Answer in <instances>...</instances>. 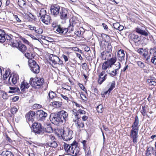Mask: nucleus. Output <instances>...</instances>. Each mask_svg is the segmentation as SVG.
<instances>
[{
	"label": "nucleus",
	"mask_w": 156,
	"mask_h": 156,
	"mask_svg": "<svg viewBox=\"0 0 156 156\" xmlns=\"http://www.w3.org/2000/svg\"><path fill=\"white\" fill-rule=\"evenodd\" d=\"M68 116L67 113L63 110L52 113L50 115V119L51 122L55 125H58L62 123L66 120Z\"/></svg>",
	"instance_id": "obj_1"
},
{
	"label": "nucleus",
	"mask_w": 156,
	"mask_h": 156,
	"mask_svg": "<svg viewBox=\"0 0 156 156\" xmlns=\"http://www.w3.org/2000/svg\"><path fill=\"white\" fill-rule=\"evenodd\" d=\"M139 120L138 116L136 115L134 118L133 123L131 126L132 129L130 131V137L133 139V142L134 143L137 142L138 133L139 127Z\"/></svg>",
	"instance_id": "obj_2"
},
{
	"label": "nucleus",
	"mask_w": 156,
	"mask_h": 156,
	"mask_svg": "<svg viewBox=\"0 0 156 156\" xmlns=\"http://www.w3.org/2000/svg\"><path fill=\"white\" fill-rule=\"evenodd\" d=\"M59 135H61L64 141L69 140L73 138V131L69 128H65L58 130Z\"/></svg>",
	"instance_id": "obj_3"
},
{
	"label": "nucleus",
	"mask_w": 156,
	"mask_h": 156,
	"mask_svg": "<svg viewBox=\"0 0 156 156\" xmlns=\"http://www.w3.org/2000/svg\"><path fill=\"white\" fill-rule=\"evenodd\" d=\"M44 80L43 78H31L30 80V84L35 89H39L42 87Z\"/></svg>",
	"instance_id": "obj_4"
},
{
	"label": "nucleus",
	"mask_w": 156,
	"mask_h": 156,
	"mask_svg": "<svg viewBox=\"0 0 156 156\" xmlns=\"http://www.w3.org/2000/svg\"><path fill=\"white\" fill-rule=\"evenodd\" d=\"M32 127L33 131L36 134H43L44 133V128L40 123L34 122Z\"/></svg>",
	"instance_id": "obj_5"
},
{
	"label": "nucleus",
	"mask_w": 156,
	"mask_h": 156,
	"mask_svg": "<svg viewBox=\"0 0 156 156\" xmlns=\"http://www.w3.org/2000/svg\"><path fill=\"white\" fill-rule=\"evenodd\" d=\"M71 148L70 150V154L72 156H76L80 152V149L78 147V143L75 140L71 144Z\"/></svg>",
	"instance_id": "obj_6"
},
{
	"label": "nucleus",
	"mask_w": 156,
	"mask_h": 156,
	"mask_svg": "<svg viewBox=\"0 0 156 156\" xmlns=\"http://www.w3.org/2000/svg\"><path fill=\"white\" fill-rule=\"evenodd\" d=\"M117 60L116 56L112 57L110 59H108L102 65V68L104 70H106L108 68H111L115 62Z\"/></svg>",
	"instance_id": "obj_7"
},
{
	"label": "nucleus",
	"mask_w": 156,
	"mask_h": 156,
	"mask_svg": "<svg viewBox=\"0 0 156 156\" xmlns=\"http://www.w3.org/2000/svg\"><path fill=\"white\" fill-rule=\"evenodd\" d=\"M29 63L31 71L34 73H39L40 71V67L36 62L31 59L29 60Z\"/></svg>",
	"instance_id": "obj_8"
},
{
	"label": "nucleus",
	"mask_w": 156,
	"mask_h": 156,
	"mask_svg": "<svg viewBox=\"0 0 156 156\" xmlns=\"http://www.w3.org/2000/svg\"><path fill=\"white\" fill-rule=\"evenodd\" d=\"M60 7L57 4L52 5L50 7V10L51 14L55 16L59 15L60 12Z\"/></svg>",
	"instance_id": "obj_9"
},
{
	"label": "nucleus",
	"mask_w": 156,
	"mask_h": 156,
	"mask_svg": "<svg viewBox=\"0 0 156 156\" xmlns=\"http://www.w3.org/2000/svg\"><path fill=\"white\" fill-rule=\"evenodd\" d=\"M69 12L65 8L62 7L59 15L62 20H66L68 18Z\"/></svg>",
	"instance_id": "obj_10"
},
{
	"label": "nucleus",
	"mask_w": 156,
	"mask_h": 156,
	"mask_svg": "<svg viewBox=\"0 0 156 156\" xmlns=\"http://www.w3.org/2000/svg\"><path fill=\"white\" fill-rule=\"evenodd\" d=\"M26 118L27 122L31 121L32 122L34 121L35 119V112L30 111L26 115Z\"/></svg>",
	"instance_id": "obj_11"
},
{
	"label": "nucleus",
	"mask_w": 156,
	"mask_h": 156,
	"mask_svg": "<svg viewBox=\"0 0 156 156\" xmlns=\"http://www.w3.org/2000/svg\"><path fill=\"white\" fill-rule=\"evenodd\" d=\"M56 30L60 34L65 35L68 31V28H65L61 26L60 25H57Z\"/></svg>",
	"instance_id": "obj_12"
},
{
	"label": "nucleus",
	"mask_w": 156,
	"mask_h": 156,
	"mask_svg": "<svg viewBox=\"0 0 156 156\" xmlns=\"http://www.w3.org/2000/svg\"><path fill=\"white\" fill-rule=\"evenodd\" d=\"M135 30L136 32L145 37H147L148 36H151L150 33L147 30H144L141 29L140 28H136Z\"/></svg>",
	"instance_id": "obj_13"
},
{
	"label": "nucleus",
	"mask_w": 156,
	"mask_h": 156,
	"mask_svg": "<svg viewBox=\"0 0 156 156\" xmlns=\"http://www.w3.org/2000/svg\"><path fill=\"white\" fill-rule=\"evenodd\" d=\"M141 36H139L138 35L133 34L132 36L133 41L135 43L138 44H140L142 42V39Z\"/></svg>",
	"instance_id": "obj_14"
},
{
	"label": "nucleus",
	"mask_w": 156,
	"mask_h": 156,
	"mask_svg": "<svg viewBox=\"0 0 156 156\" xmlns=\"http://www.w3.org/2000/svg\"><path fill=\"white\" fill-rule=\"evenodd\" d=\"M69 23L70 25L74 27L75 26L78 27L80 24L79 21L75 16L72 17L71 19L69 20Z\"/></svg>",
	"instance_id": "obj_15"
},
{
	"label": "nucleus",
	"mask_w": 156,
	"mask_h": 156,
	"mask_svg": "<svg viewBox=\"0 0 156 156\" xmlns=\"http://www.w3.org/2000/svg\"><path fill=\"white\" fill-rule=\"evenodd\" d=\"M40 20L42 21L43 23L47 25L50 24L51 22V17L47 15L44 16L42 17Z\"/></svg>",
	"instance_id": "obj_16"
},
{
	"label": "nucleus",
	"mask_w": 156,
	"mask_h": 156,
	"mask_svg": "<svg viewBox=\"0 0 156 156\" xmlns=\"http://www.w3.org/2000/svg\"><path fill=\"white\" fill-rule=\"evenodd\" d=\"M117 56L119 60L121 62L124 60L125 54L124 51L122 49L119 50L117 52Z\"/></svg>",
	"instance_id": "obj_17"
},
{
	"label": "nucleus",
	"mask_w": 156,
	"mask_h": 156,
	"mask_svg": "<svg viewBox=\"0 0 156 156\" xmlns=\"http://www.w3.org/2000/svg\"><path fill=\"white\" fill-rule=\"evenodd\" d=\"M154 52V57L151 59V61L152 63L156 65V48H151L150 50V53Z\"/></svg>",
	"instance_id": "obj_18"
},
{
	"label": "nucleus",
	"mask_w": 156,
	"mask_h": 156,
	"mask_svg": "<svg viewBox=\"0 0 156 156\" xmlns=\"http://www.w3.org/2000/svg\"><path fill=\"white\" fill-rule=\"evenodd\" d=\"M18 49L23 53L25 52L27 50L26 46L23 44L20 41V44H18Z\"/></svg>",
	"instance_id": "obj_19"
},
{
	"label": "nucleus",
	"mask_w": 156,
	"mask_h": 156,
	"mask_svg": "<svg viewBox=\"0 0 156 156\" xmlns=\"http://www.w3.org/2000/svg\"><path fill=\"white\" fill-rule=\"evenodd\" d=\"M59 58L53 54H51L49 56V60L52 62V63L54 64H56L57 62L56 60H57Z\"/></svg>",
	"instance_id": "obj_20"
},
{
	"label": "nucleus",
	"mask_w": 156,
	"mask_h": 156,
	"mask_svg": "<svg viewBox=\"0 0 156 156\" xmlns=\"http://www.w3.org/2000/svg\"><path fill=\"white\" fill-rule=\"evenodd\" d=\"M4 37H5V41H6V42L8 43V44H9L13 40V36L11 34L4 35Z\"/></svg>",
	"instance_id": "obj_21"
},
{
	"label": "nucleus",
	"mask_w": 156,
	"mask_h": 156,
	"mask_svg": "<svg viewBox=\"0 0 156 156\" xmlns=\"http://www.w3.org/2000/svg\"><path fill=\"white\" fill-rule=\"evenodd\" d=\"M29 86V84L28 83L23 81L21 84L20 89L22 91L24 92L26 89H28Z\"/></svg>",
	"instance_id": "obj_22"
},
{
	"label": "nucleus",
	"mask_w": 156,
	"mask_h": 156,
	"mask_svg": "<svg viewBox=\"0 0 156 156\" xmlns=\"http://www.w3.org/2000/svg\"><path fill=\"white\" fill-rule=\"evenodd\" d=\"M63 146L64 149L66 151L67 153L68 154H70V150L72 147L71 145V144L69 145L67 144L64 143Z\"/></svg>",
	"instance_id": "obj_23"
},
{
	"label": "nucleus",
	"mask_w": 156,
	"mask_h": 156,
	"mask_svg": "<svg viewBox=\"0 0 156 156\" xmlns=\"http://www.w3.org/2000/svg\"><path fill=\"white\" fill-rule=\"evenodd\" d=\"M73 121L76 122L75 125L77 129L84 127V125L83 123L80 122L79 120H74Z\"/></svg>",
	"instance_id": "obj_24"
},
{
	"label": "nucleus",
	"mask_w": 156,
	"mask_h": 156,
	"mask_svg": "<svg viewBox=\"0 0 156 156\" xmlns=\"http://www.w3.org/2000/svg\"><path fill=\"white\" fill-rule=\"evenodd\" d=\"M4 35H5V32L3 30L0 29V42L3 43L5 41V37H4Z\"/></svg>",
	"instance_id": "obj_25"
},
{
	"label": "nucleus",
	"mask_w": 156,
	"mask_h": 156,
	"mask_svg": "<svg viewBox=\"0 0 156 156\" xmlns=\"http://www.w3.org/2000/svg\"><path fill=\"white\" fill-rule=\"evenodd\" d=\"M41 110L35 112V119L38 121H41Z\"/></svg>",
	"instance_id": "obj_26"
},
{
	"label": "nucleus",
	"mask_w": 156,
	"mask_h": 156,
	"mask_svg": "<svg viewBox=\"0 0 156 156\" xmlns=\"http://www.w3.org/2000/svg\"><path fill=\"white\" fill-rule=\"evenodd\" d=\"M154 148L153 147H149L147 148L146 151V155L147 156L151 155L152 153L154 155H155V153H154Z\"/></svg>",
	"instance_id": "obj_27"
},
{
	"label": "nucleus",
	"mask_w": 156,
	"mask_h": 156,
	"mask_svg": "<svg viewBox=\"0 0 156 156\" xmlns=\"http://www.w3.org/2000/svg\"><path fill=\"white\" fill-rule=\"evenodd\" d=\"M46 15V11L44 8L41 9L40 11V12L37 15V16L38 17H40L39 19L40 20L41 19L42 17H43L44 16Z\"/></svg>",
	"instance_id": "obj_28"
},
{
	"label": "nucleus",
	"mask_w": 156,
	"mask_h": 156,
	"mask_svg": "<svg viewBox=\"0 0 156 156\" xmlns=\"http://www.w3.org/2000/svg\"><path fill=\"white\" fill-rule=\"evenodd\" d=\"M9 89L10 90L9 91V93H19L20 92V90L18 87H10Z\"/></svg>",
	"instance_id": "obj_29"
},
{
	"label": "nucleus",
	"mask_w": 156,
	"mask_h": 156,
	"mask_svg": "<svg viewBox=\"0 0 156 156\" xmlns=\"http://www.w3.org/2000/svg\"><path fill=\"white\" fill-rule=\"evenodd\" d=\"M47 144L49 147L54 148L58 146L57 143L55 141H49Z\"/></svg>",
	"instance_id": "obj_30"
},
{
	"label": "nucleus",
	"mask_w": 156,
	"mask_h": 156,
	"mask_svg": "<svg viewBox=\"0 0 156 156\" xmlns=\"http://www.w3.org/2000/svg\"><path fill=\"white\" fill-rule=\"evenodd\" d=\"M19 79V76L17 74H15L13 75L11 81L13 84H15L17 83V80Z\"/></svg>",
	"instance_id": "obj_31"
},
{
	"label": "nucleus",
	"mask_w": 156,
	"mask_h": 156,
	"mask_svg": "<svg viewBox=\"0 0 156 156\" xmlns=\"http://www.w3.org/2000/svg\"><path fill=\"white\" fill-rule=\"evenodd\" d=\"M50 99H52L55 98L56 97V94L53 91L51 90L48 94Z\"/></svg>",
	"instance_id": "obj_32"
},
{
	"label": "nucleus",
	"mask_w": 156,
	"mask_h": 156,
	"mask_svg": "<svg viewBox=\"0 0 156 156\" xmlns=\"http://www.w3.org/2000/svg\"><path fill=\"white\" fill-rule=\"evenodd\" d=\"M41 121H44L45 120V118L47 117L48 114L46 112L41 110Z\"/></svg>",
	"instance_id": "obj_33"
},
{
	"label": "nucleus",
	"mask_w": 156,
	"mask_h": 156,
	"mask_svg": "<svg viewBox=\"0 0 156 156\" xmlns=\"http://www.w3.org/2000/svg\"><path fill=\"white\" fill-rule=\"evenodd\" d=\"M107 74H105L104 76L102 77H101V78L100 79V80L99 78H98V83L100 85L107 78Z\"/></svg>",
	"instance_id": "obj_34"
},
{
	"label": "nucleus",
	"mask_w": 156,
	"mask_h": 156,
	"mask_svg": "<svg viewBox=\"0 0 156 156\" xmlns=\"http://www.w3.org/2000/svg\"><path fill=\"white\" fill-rule=\"evenodd\" d=\"M44 132L46 131L48 133H51L53 132L52 128L50 125H48L47 126L46 128H44Z\"/></svg>",
	"instance_id": "obj_35"
},
{
	"label": "nucleus",
	"mask_w": 156,
	"mask_h": 156,
	"mask_svg": "<svg viewBox=\"0 0 156 156\" xmlns=\"http://www.w3.org/2000/svg\"><path fill=\"white\" fill-rule=\"evenodd\" d=\"M18 44H20V41H14L13 40L9 44L10 45H12L13 47H15L18 48Z\"/></svg>",
	"instance_id": "obj_36"
},
{
	"label": "nucleus",
	"mask_w": 156,
	"mask_h": 156,
	"mask_svg": "<svg viewBox=\"0 0 156 156\" xmlns=\"http://www.w3.org/2000/svg\"><path fill=\"white\" fill-rule=\"evenodd\" d=\"M96 109L98 113H101L103 111V107L102 105H99L96 107Z\"/></svg>",
	"instance_id": "obj_37"
},
{
	"label": "nucleus",
	"mask_w": 156,
	"mask_h": 156,
	"mask_svg": "<svg viewBox=\"0 0 156 156\" xmlns=\"http://www.w3.org/2000/svg\"><path fill=\"white\" fill-rule=\"evenodd\" d=\"M25 55L28 59H31L34 58V55L32 53H26L25 54Z\"/></svg>",
	"instance_id": "obj_38"
},
{
	"label": "nucleus",
	"mask_w": 156,
	"mask_h": 156,
	"mask_svg": "<svg viewBox=\"0 0 156 156\" xmlns=\"http://www.w3.org/2000/svg\"><path fill=\"white\" fill-rule=\"evenodd\" d=\"M52 105L55 107H60L62 104V103L59 101H54L52 102Z\"/></svg>",
	"instance_id": "obj_39"
},
{
	"label": "nucleus",
	"mask_w": 156,
	"mask_h": 156,
	"mask_svg": "<svg viewBox=\"0 0 156 156\" xmlns=\"http://www.w3.org/2000/svg\"><path fill=\"white\" fill-rule=\"evenodd\" d=\"M114 65L115 66L114 69H115V70L117 72L118 70L120 69L121 67V64L120 63L118 62L117 63Z\"/></svg>",
	"instance_id": "obj_40"
},
{
	"label": "nucleus",
	"mask_w": 156,
	"mask_h": 156,
	"mask_svg": "<svg viewBox=\"0 0 156 156\" xmlns=\"http://www.w3.org/2000/svg\"><path fill=\"white\" fill-rule=\"evenodd\" d=\"M108 43L107 46V51H107L108 53H109V52L111 53L112 51V46L110 44L107 42Z\"/></svg>",
	"instance_id": "obj_41"
},
{
	"label": "nucleus",
	"mask_w": 156,
	"mask_h": 156,
	"mask_svg": "<svg viewBox=\"0 0 156 156\" xmlns=\"http://www.w3.org/2000/svg\"><path fill=\"white\" fill-rule=\"evenodd\" d=\"M137 65L141 68H144L145 67V65L144 63L140 61H138L137 62Z\"/></svg>",
	"instance_id": "obj_42"
},
{
	"label": "nucleus",
	"mask_w": 156,
	"mask_h": 156,
	"mask_svg": "<svg viewBox=\"0 0 156 156\" xmlns=\"http://www.w3.org/2000/svg\"><path fill=\"white\" fill-rule=\"evenodd\" d=\"M115 86V81H113L111 83L110 87L108 89V91H111Z\"/></svg>",
	"instance_id": "obj_43"
},
{
	"label": "nucleus",
	"mask_w": 156,
	"mask_h": 156,
	"mask_svg": "<svg viewBox=\"0 0 156 156\" xmlns=\"http://www.w3.org/2000/svg\"><path fill=\"white\" fill-rule=\"evenodd\" d=\"M11 113L13 114L14 115L15 114L16 112H17L18 109H17L16 108V107H13L11 109Z\"/></svg>",
	"instance_id": "obj_44"
},
{
	"label": "nucleus",
	"mask_w": 156,
	"mask_h": 156,
	"mask_svg": "<svg viewBox=\"0 0 156 156\" xmlns=\"http://www.w3.org/2000/svg\"><path fill=\"white\" fill-rule=\"evenodd\" d=\"M141 112L143 116L146 115V112L145 106H142V110L141 111Z\"/></svg>",
	"instance_id": "obj_45"
},
{
	"label": "nucleus",
	"mask_w": 156,
	"mask_h": 156,
	"mask_svg": "<svg viewBox=\"0 0 156 156\" xmlns=\"http://www.w3.org/2000/svg\"><path fill=\"white\" fill-rule=\"evenodd\" d=\"M30 14L28 15L29 18H30L31 20L30 21H32L33 20H35L36 19L35 16L31 13H29Z\"/></svg>",
	"instance_id": "obj_46"
},
{
	"label": "nucleus",
	"mask_w": 156,
	"mask_h": 156,
	"mask_svg": "<svg viewBox=\"0 0 156 156\" xmlns=\"http://www.w3.org/2000/svg\"><path fill=\"white\" fill-rule=\"evenodd\" d=\"M108 73L110 76H115L117 74V73L115 71V69H114V70L111 72V73Z\"/></svg>",
	"instance_id": "obj_47"
},
{
	"label": "nucleus",
	"mask_w": 156,
	"mask_h": 156,
	"mask_svg": "<svg viewBox=\"0 0 156 156\" xmlns=\"http://www.w3.org/2000/svg\"><path fill=\"white\" fill-rule=\"evenodd\" d=\"M147 82L150 84V85L156 86V82L154 81L151 80L149 79L147 80Z\"/></svg>",
	"instance_id": "obj_48"
},
{
	"label": "nucleus",
	"mask_w": 156,
	"mask_h": 156,
	"mask_svg": "<svg viewBox=\"0 0 156 156\" xmlns=\"http://www.w3.org/2000/svg\"><path fill=\"white\" fill-rule=\"evenodd\" d=\"M79 85L80 87V88L83 90L85 91L86 93H87V90L85 89V87L82 84L79 83Z\"/></svg>",
	"instance_id": "obj_49"
},
{
	"label": "nucleus",
	"mask_w": 156,
	"mask_h": 156,
	"mask_svg": "<svg viewBox=\"0 0 156 156\" xmlns=\"http://www.w3.org/2000/svg\"><path fill=\"white\" fill-rule=\"evenodd\" d=\"M5 156H11L12 155V156H13L12 153L10 151H6L5 153Z\"/></svg>",
	"instance_id": "obj_50"
},
{
	"label": "nucleus",
	"mask_w": 156,
	"mask_h": 156,
	"mask_svg": "<svg viewBox=\"0 0 156 156\" xmlns=\"http://www.w3.org/2000/svg\"><path fill=\"white\" fill-rule=\"evenodd\" d=\"M2 97L4 99H7L8 96L6 93H4L2 94Z\"/></svg>",
	"instance_id": "obj_51"
},
{
	"label": "nucleus",
	"mask_w": 156,
	"mask_h": 156,
	"mask_svg": "<svg viewBox=\"0 0 156 156\" xmlns=\"http://www.w3.org/2000/svg\"><path fill=\"white\" fill-rule=\"evenodd\" d=\"M120 24L118 23H116L113 24V26L114 28L118 30Z\"/></svg>",
	"instance_id": "obj_52"
},
{
	"label": "nucleus",
	"mask_w": 156,
	"mask_h": 156,
	"mask_svg": "<svg viewBox=\"0 0 156 156\" xmlns=\"http://www.w3.org/2000/svg\"><path fill=\"white\" fill-rule=\"evenodd\" d=\"M48 139L50 141H55V137L52 136H49Z\"/></svg>",
	"instance_id": "obj_53"
},
{
	"label": "nucleus",
	"mask_w": 156,
	"mask_h": 156,
	"mask_svg": "<svg viewBox=\"0 0 156 156\" xmlns=\"http://www.w3.org/2000/svg\"><path fill=\"white\" fill-rule=\"evenodd\" d=\"M74 27H73L72 26L70 25V24H69V26L68 28V30H69L70 31L69 32H70V31H73L74 30Z\"/></svg>",
	"instance_id": "obj_54"
},
{
	"label": "nucleus",
	"mask_w": 156,
	"mask_h": 156,
	"mask_svg": "<svg viewBox=\"0 0 156 156\" xmlns=\"http://www.w3.org/2000/svg\"><path fill=\"white\" fill-rule=\"evenodd\" d=\"M22 40L23 41V42L26 44H27L28 45L29 44V42L26 40L25 38L22 37Z\"/></svg>",
	"instance_id": "obj_55"
},
{
	"label": "nucleus",
	"mask_w": 156,
	"mask_h": 156,
	"mask_svg": "<svg viewBox=\"0 0 156 156\" xmlns=\"http://www.w3.org/2000/svg\"><path fill=\"white\" fill-rule=\"evenodd\" d=\"M18 4L20 5H22L23 6H24L26 5V3L23 0H22V1H20L19 2Z\"/></svg>",
	"instance_id": "obj_56"
},
{
	"label": "nucleus",
	"mask_w": 156,
	"mask_h": 156,
	"mask_svg": "<svg viewBox=\"0 0 156 156\" xmlns=\"http://www.w3.org/2000/svg\"><path fill=\"white\" fill-rule=\"evenodd\" d=\"M6 137V140L7 141H8L9 143H11L12 142V140L10 139V138L7 135H5Z\"/></svg>",
	"instance_id": "obj_57"
},
{
	"label": "nucleus",
	"mask_w": 156,
	"mask_h": 156,
	"mask_svg": "<svg viewBox=\"0 0 156 156\" xmlns=\"http://www.w3.org/2000/svg\"><path fill=\"white\" fill-rule=\"evenodd\" d=\"M87 153V155H90L91 154V151L90 150V148H87L86 151V152Z\"/></svg>",
	"instance_id": "obj_58"
},
{
	"label": "nucleus",
	"mask_w": 156,
	"mask_h": 156,
	"mask_svg": "<svg viewBox=\"0 0 156 156\" xmlns=\"http://www.w3.org/2000/svg\"><path fill=\"white\" fill-rule=\"evenodd\" d=\"M28 27L31 30H35L36 27L34 26H32L31 25H29L28 26Z\"/></svg>",
	"instance_id": "obj_59"
},
{
	"label": "nucleus",
	"mask_w": 156,
	"mask_h": 156,
	"mask_svg": "<svg viewBox=\"0 0 156 156\" xmlns=\"http://www.w3.org/2000/svg\"><path fill=\"white\" fill-rule=\"evenodd\" d=\"M14 17H15V18L16 20L17 21V22H21V20L18 17V16L17 15H15L14 16Z\"/></svg>",
	"instance_id": "obj_60"
},
{
	"label": "nucleus",
	"mask_w": 156,
	"mask_h": 156,
	"mask_svg": "<svg viewBox=\"0 0 156 156\" xmlns=\"http://www.w3.org/2000/svg\"><path fill=\"white\" fill-rule=\"evenodd\" d=\"M138 51L140 55H142L143 54V48H140L138 50Z\"/></svg>",
	"instance_id": "obj_61"
},
{
	"label": "nucleus",
	"mask_w": 156,
	"mask_h": 156,
	"mask_svg": "<svg viewBox=\"0 0 156 156\" xmlns=\"http://www.w3.org/2000/svg\"><path fill=\"white\" fill-rule=\"evenodd\" d=\"M78 111L79 113L81 114H85L86 113V112L85 111L81 109L79 110Z\"/></svg>",
	"instance_id": "obj_62"
},
{
	"label": "nucleus",
	"mask_w": 156,
	"mask_h": 156,
	"mask_svg": "<svg viewBox=\"0 0 156 156\" xmlns=\"http://www.w3.org/2000/svg\"><path fill=\"white\" fill-rule=\"evenodd\" d=\"M108 54L107 51H103L101 53V58H104L103 56L106 54Z\"/></svg>",
	"instance_id": "obj_63"
},
{
	"label": "nucleus",
	"mask_w": 156,
	"mask_h": 156,
	"mask_svg": "<svg viewBox=\"0 0 156 156\" xmlns=\"http://www.w3.org/2000/svg\"><path fill=\"white\" fill-rule=\"evenodd\" d=\"M62 57L64 59L66 62L68 61V59L67 56L64 55H62Z\"/></svg>",
	"instance_id": "obj_64"
}]
</instances>
